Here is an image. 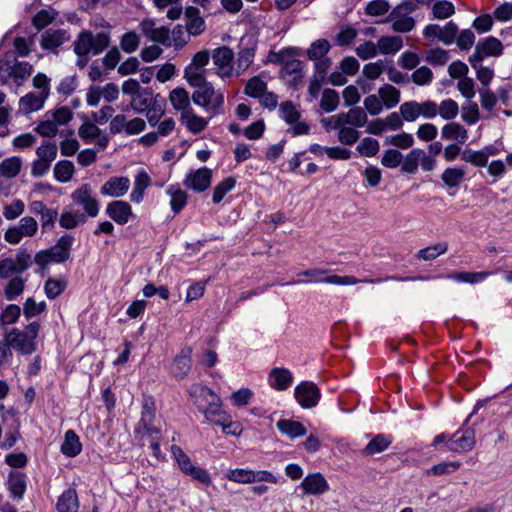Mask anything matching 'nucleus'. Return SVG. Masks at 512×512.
Wrapping results in <instances>:
<instances>
[{
  "instance_id": "052dcab7",
  "label": "nucleus",
  "mask_w": 512,
  "mask_h": 512,
  "mask_svg": "<svg viewBox=\"0 0 512 512\" xmlns=\"http://www.w3.org/2000/svg\"><path fill=\"white\" fill-rule=\"evenodd\" d=\"M79 137L86 143L96 140L101 134L100 128L91 121L86 120L78 129Z\"/></svg>"
},
{
  "instance_id": "ddd939ff",
  "label": "nucleus",
  "mask_w": 512,
  "mask_h": 512,
  "mask_svg": "<svg viewBox=\"0 0 512 512\" xmlns=\"http://www.w3.org/2000/svg\"><path fill=\"white\" fill-rule=\"evenodd\" d=\"M73 202L82 207L89 217H96L100 206L90 184L84 183L71 194Z\"/></svg>"
},
{
  "instance_id": "5fc2aeb1",
  "label": "nucleus",
  "mask_w": 512,
  "mask_h": 512,
  "mask_svg": "<svg viewBox=\"0 0 512 512\" xmlns=\"http://www.w3.org/2000/svg\"><path fill=\"white\" fill-rule=\"evenodd\" d=\"M454 13L455 7L453 3L447 0L436 1L432 6V14L435 19H447L451 17Z\"/></svg>"
},
{
  "instance_id": "864d4df0",
  "label": "nucleus",
  "mask_w": 512,
  "mask_h": 512,
  "mask_svg": "<svg viewBox=\"0 0 512 512\" xmlns=\"http://www.w3.org/2000/svg\"><path fill=\"white\" fill-rule=\"evenodd\" d=\"M25 287V281L21 277H13L4 288V296L8 301L15 300L20 296Z\"/></svg>"
},
{
  "instance_id": "680f3d73",
  "label": "nucleus",
  "mask_w": 512,
  "mask_h": 512,
  "mask_svg": "<svg viewBox=\"0 0 512 512\" xmlns=\"http://www.w3.org/2000/svg\"><path fill=\"white\" fill-rule=\"evenodd\" d=\"M422 154V149L416 148L411 150L405 157L401 170L404 173L414 174L419 166V156Z\"/></svg>"
},
{
  "instance_id": "a211bd4d",
  "label": "nucleus",
  "mask_w": 512,
  "mask_h": 512,
  "mask_svg": "<svg viewBox=\"0 0 512 512\" xmlns=\"http://www.w3.org/2000/svg\"><path fill=\"white\" fill-rule=\"evenodd\" d=\"M105 213L118 225H125L135 217L131 205L123 200H115L108 203Z\"/></svg>"
},
{
  "instance_id": "b1692460",
  "label": "nucleus",
  "mask_w": 512,
  "mask_h": 512,
  "mask_svg": "<svg viewBox=\"0 0 512 512\" xmlns=\"http://www.w3.org/2000/svg\"><path fill=\"white\" fill-rule=\"evenodd\" d=\"M300 487L309 495H321L329 490L328 482L320 473L308 474Z\"/></svg>"
},
{
  "instance_id": "bb28decb",
  "label": "nucleus",
  "mask_w": 512,
  "mask_h": 512,
  "mask_svg": "<svg viewBox=\"0 0 512 512\" xmlns=\"http://www.w3.org/2000/svg\"><path fill=\"white\" fill-rule=\"evenodd\" d=\"M47 97L45 95L29 92L19 99V112L22 114H30L41 110Z\"/></svg>"
},
{
  "instance_id": "e433bc0d",
  "label": "nucleus",
  "mask_w": 512,
  "mask_h": 512,
  "mask_svg": "<svg viewBox=\"0 0 512 512\" xmlns=\"http://www.w3.org/2000/svg\"><path fill=\"white\" fill-rule=\"evenodd\" d=\"M378 95L386 109H392L400 102V91L390 84L381 86L378 89Z\"/></svg>"
},
{
  "instance_id": "dca6fc26",
  "label": "nucleus",
  "mask_w": 512,
  "mask_h": 512,
  "mask_svg": "<svg viewBox=\"0 0 512 512\" xmlns=\"http://www.w3.org/2000/svg\"><path fill=\"white\" fill-rule=\"evenodd\" d=\"M294 396L302 408L309 409L317 405L320 399V390L314 383L305 381L295 387Z\"/></svg>"
},
{
  "instance_id": "0e129e2a",
  "label": "nucleus",
  "mask_w": 512,
  "mask_h": 512,
  "mask_svg": "<svg viewBox=\"0 0 512 512\" xmlns=\"http://www.w3.org/2000/svg\"><path fill=\"white\" fill-rule=\"evenodd\" d=\"M140 44V37L134 31L126 32L120 39V47L126 53L135 52Z\"/></svg>"
},
{
  "instance_id": "cd10ccee",
  "label": "nucleus",
  "mask_w": 512,
  "mask_h": 512,
  "mask_svg": "<svg viewBox=\"0 0 512 512\" xmlns=\"http://www.w3.org/2000/svg\"><path fill=\"white\" fill-rule=\"evenodd\" d=\"M180 122L190 133L196 135L207 128L209 120L197 115L194 109H191L184 115H180Z\"/></svg>"
},
{
  "instance_id": "4c0bfd02",
  "label": "nucleus",
  "mask_w": 512,
  "mask_h": 512,
  "mask_svg": "<svg viewBox=\"0 0 512 512\" xmlns=\"http://www.w3.org/2000/svg\"><path fill=\"white\" fill-rule=\"evenodd\" d=\"M380 54H395L403 47V40L399 36H382L377 41Z\"/></svg>"
},
{
  "instance_id": "412c9836",
  "label": "nucleus",
  "mask_w": 512,
  "mask_h": 512,
  "mask_svg": "<svg viewBox=\"0 0 512 512\" xmlns=\"http://www.w3.org/2000/svg\"><path fill=\"white\" fill-rule=\"evenodd\" d=\"M199 411L204 414L207 421L215 425L225 424V421L230 420V415L222 408V401L219 396L209 401Z\"/></svg>"
},
{
  "instance_id": "8fccbe9b",
  "label": "nucleus",
  "mask_w": 512,
  "mask_h": 512,
  "mask_svg": "<svg viewBox=\"0 0 512 512\" xmlns=\"http://www.w3.org/2000/svg\"><path fill=\"white\" fill-rule=\"evenodd\" d=\"M299 49L294 47H288L281 49L277 52H270L268 59L271 63L275 64H286L288 61L296 59L299 56Z\"/></svg>"
},
{
  "instance_id": "2eb2a0df",
  "label": "nucleus",
  "mask_w": 512,
  "mask_h": 512,
  "mask_svg": "<svg viewBox=\"0 0 512 512\" xmlns=\"http://www.w3.org/2000/svg\"><path fill=\"white\" fill-rule=\"evenodd\" d=\"M38 231V223L31 216L23 217L17 225L8 228L4 238L10 244H18L24 237H33Z\"/></svg>"
},
{
  "instance_id": "c756f323",
  "label": "nucleus",
  "mask_w": 512,
  "mask_h": 512,
  "mask_svg": "<svg viewBox=\"0 0 512 512\" xmlns=\"http://www.w3.org/2000/svg\"><path fill=\"white\" fill-rule=\"evenodd\" d=\"M151 185V178L145 170H140L135 176L130 200L133 203H141L144 200L145 191Z\"/></svg>"
},
{
  "instance_id": "de8ad7c7",
  "label": "nucleus",
  "mask_w": 512,
  "mask_h": 512,
  "mask_svg": "<svg viewBox=\"0 0 512 512\" xmlns=\"http://www.w3.org/2000/svg\"><path fill=\"white\" fill-rule=\"evenodd\" d=\"M236 185V179L234 177H227L219 182L213 190L212 200L215 204L220 203L223 198L231 192Z\"/></svg>"
},
{
  "instance_id": "393cba45",
  "label": "nucleus",
  "mask_w": 512,
  "mask_h": 512,
  "mask_svg": "<svg viewBox=\"0 0 512 512\" xmlns=\"http://www.w3.org/2000/svg\"><path fill=\"white\" fill-rule=\"evenodd\" d=\"M293 382V375L286 368H273L268 375V384L277 391L287 390Z\"/></svg>"
},
{
  "instance_id": "6ab92c4d",
  "label": "nucleus",
  "mask_w": 512,
  "mask_h": 512,
  "mask_svg": "<svg viewBox=\"0 0 512 512\" xmlns=\"http://www.w3.org/2000/svg\"><path fill=\"white\" fill-rule=\"evenodd\" d=\"M130 179L126 176H113L105 181L100 192L103 196L120 198L126 195L130 188Z\"/></svg>"
},
{
  "instance_id": "39448f33",
  "label": "nucleus",
  "mask_w": 512,
  "mask_h": 512,
  "mask_svg": "<svg viewBox=\"0 0 512 512\" xmlns=\"http://www.w3.org/2000/svg\"><path fill=\"white\" fill-rule=\"evenodd\" d=\"M109 43L108 33L101 32L93 35L90 31H83L74 43V52L78 56H87L89 53L98 55L109 46Z\"/></svg>"
},
{
  "instance_id": "a878e982",
  "label": "nucleus",
  "mask_w": 512,
  "mask_h": 512,
  "mask_svg": "<svg viewBox=\"0 0 512 512\" xmlns=\"http://www.w3.org/2000/svg\"><path fill=\"white\" fill-rule=\"evenodd\" d=\"M169 102L173 109L176 112H179L180 115H184L193 107L191 106V101L188 92L186 89L182 87H177L170 91L169 93Z\"/></svg>"
},
{
  "instance_id": "37998d69",
  "label": "nucleus",
  "mask_w": 512,
  "mask_h": 512,
  "mask_svg": "<svg viewBox=\"0 0 512 512\" xmlns=\"http://www.w3.org/2000/svg\"><path fill=\"white\" fill-rule=\"evenodd\" d=\"M54 177L60 183L69 182L75 173V167L71 161L61 160L54 166Z\"/></svg>"
},
{
  "instance_id": "473e14b6",
  "label": "nucleus",
  "mask_w": 512,
  "mask_h": 512,
  "mask_svg": "<svg viewBox=\"0 0 512 512\" xmlns=\"http://www.w3.org/2000/svg\"><path fill=\"white\" fill-rule=\"evenodd\" d=\"M441 137L444 140L464 144L468 139V131L461 124L457 122H450L442 127Z\"/></svg>"
},
{
  "instance_id": "9b49d317",
  "label": "nucleus",
  "mask_w": 512,
  "mask_h": 512,
  "mask_svg": "<svg viewBox=\"0 0 512 512\" xmlns=\"http://www.w3.org/2000/svg\"><path fill=\"white\" fill-rule=\"evenodd\" d=\"M226 477L228 480L240 484L256 482L277 484L281 482L279 477L266 470L254 471L250 469H232L227 472Z\"/></svg>"
},
{
  "instance_id": "a19ab883",
  "label": "nucleus",
  "mask_w": 512,
  "mask_h": 512,
  "mask_svg": "<svg viewBox=\"0 0 512 512\" xmlns=\"http://www.w3.org/2000/svg\"><path fill=\"white\" fill-rule=\"evenodd\" d=\"M153 101V92L144 88L140 93L134 95L130 100V107L137 113H143L150 108Z\"/></svg>"
},
{
  "instance_id": "e2e57ef3",
  "label": "nucleus",
  "mask_w": 512,
  "mask_h": 512,
  "mask_svg": "<svg viewBox=\"0 0 512 512\" xmlns=\"http://www.w3.org/2000/svg\"><path fill=\"white\" fill-rule=\"evenodd\" d=\"M462 120L468 125L476 124L480 119V112L477 103L467 102L462 106Z\"/></svg>"
},
{
  "instance_id": "58836bf2",
  "label": "nucleus",
  "mask_w": 512,
  "mask_h": 512,
  "mask_svg": "<svg viewBox=\"0 0 512 512\" xmlns=\"http://www.w3.org/2000/svg\"><path fill=\"white\" fill-rule=\"evenodd\" d=\"M466 171L461 167H448L441 174V180L449 188L459 187L464 181Z\"/></svg>"
},
{
  "instance_id": "c9c22d12",
  "label": "nucleus",
  "mask_w": 512,
  "mask_h": 512,
  "mask_svg": "<svg viewBox=\"0 0 512 512\" xmlns=\"http://www.w3.org/2000/svg\"><path fill=\"white\" fill-rule=\"evenodd\" d=\"M79 508L78 497L76 491L68 489L64 491L58 499V512H77Z\"/></svg>"
},
{
  "instance_id": "7c9ffc66",
  "label": "nucleus",
  "mask_w": 512,
  "mask_h": 512,
  "mask_svg": "<svg viewBox=\"0 0 512 512\" xmlns=\"http://www.w3.org/2000/svg\"><path fill=\"white\" fill-rule=\"evenodd\" d=\"M70 39L69 33L64 29L47 30L41 36L43 49H55Z\"/></svg>"
},
{
  "instance_id": "603ef678",
  "label": "nucleus",
  "mask_w": 512,
  "mask_h": 512,
  "mask_svg": "<svg viewBox=\"0 0 512 512\" xmlns=\"http://www.w3.org/2000/svg\"><path fill=\"white\" fill-rule=\"evenodd\" d=\"M331 46L326 39L314 41L307 50V56L310 60H320L329 52Z\"/></svg>"
},
{
  "instance_id": "9d476101",
  "label": "nucleus",
  "mask_w": 512,
  "mask_h": 512,
  "mask_svg": "<svg viewBox=\"0 0 512 512\" xmlns=\"http://www.w3.org/2000/svg\"><path fill=\"white\" fill-rule=\"evenodd\" d=\"M191 99L194 104L202 107L207 112L219 109L224 102L223 95L217 93L210 82L196 87Z\"/></svg>"
},
{
  "instance_id": "4be33fe9",
  "label": "nucleus",
  "mask_w": 512,
  "mask_h": 512,
  "mask_svg": "<svg viewBox=\"0 0 512 512\" xmlns=\"http://www.w3.org/2000/svg\"><path fill=\"white\" fill-rule=\"evenodd\" d=\"M139 28L141 33L153 42L161 44H170L169 29L164 26L157 27L152 19H144L140 22Z\"/></svg>"
},
{
  "instance_id": "7ed1b4c3",
  "label": "nucleus",
  "mask_w": 512,
  "mask_h": 512,
  "mask_svg": "<svg viewBox=\"0 0 512 512\" xmlns=\"http://www.w3.org/2000/svg\"><path fill=\"white\" fill-rule=\"evenodd\" d=\"M73 242V236H62L54 246L36 253L34 257L35 264L45 269L51 263H63L67 261L70 257Z\"/></svg>"
},
{
  "instance_id": "ea45409f",
  "label": "nucleus",
  "mask_w": 512,
  "mask_h": 512,
  "mask_svg": "<svg viewBox=\"0 0 512 512\" xmlns=\"http://www.w3.org/2000/svg\"><path fill=\"white\" fill-rule=\"evenodd\" d=\"M167 195L170 197V206L174 213H179L187 203V194L179 185H171L167 188Z\"/></svg>"
},
{
  "instance_id": "49530a36",
  "label": "nucleus",
  "mask_w": 512,
  "mask_h": 512,
  "mask_svg": "<svg viewBox=\"0 0 512 512\" xmlns=\"http://www.w3.org/2000/svg\"><path fill=\"white\" fill-rule=\"evenodd\" d=\"M8 488L12 495L18 499H22L26 491L25 476L22 473H11L8 478Z\"/></svg>"
},
{
  "instance_id": "aec40b11",
  "label": "nucleus",
  "mask_w": 512,
  "mask_h": 512,
  "mask_svg": "<svg viewBox=\"0 0 512 512\" xmlns=\"http://www.w3.org/2000/svg\"><path fill=\"white\" fill-rule=\"evenodd\" d=\"M192 367V348L184 347L175 356L171 365V374L177 379H184Z\"/></svg>"
},
{
  "instance_id": "1a4fd4ad",
  "label": "nucleus",
  "mask_w": 512,
  "mask_h": 512,
  "mask_svg": "<svg viewBox=\"0 0 512 512\" xmlns=\"http://www.w3.org/2000/svg\"><path fill=\"white\" fill-rule=\"evenodd\" d=\"M280 118L289 126V132L295 136L309 133V125L301 119V113L291 101H284L279 106Z\"/></svg>"
},
{
  "instance_id": "f257e3e1",
  "label": "nucleus",
  "mask_w": 512,
  "mask_h": 512,
  "mask_svg": "<svg viewBox=\"0 0 512 512\" xmlns=\"http://www.w3.org/2000/svg\"><path fill=\"white\" fill-rule=\"evenodd\" d=\"M367 113L360 107H354L347 112H341L322 119L321 123L326 130H338V141L351 146L357 142L360 132L357 128L366 125Z\"/></svg>"
},
{
  "instance_id": "338daca9",
  "label": "nucleus",
  "mask_w": 512,
  "mask_h": 512,
  "mask_svg": "<svg viewBox=\"0 0 512 512\" xmlns=\"http://www.w3.org/2000/svg\"><path fill=\"white\" fill-rule=\"evenodd\" d=\"M45 301L36 302L34 298L29 297L26 299L23 306V313L26 318H33L46 310Z\"/></svg>"
},
{
  "instance_id": "f8f14e48",
  "label": "nucleus",
  "mask_w": 512,
  "mask_h": 512,
  "mask_svg": "<svg viewBox=\"0 0 512 512\" xmlns=\"http://www.w3.org/2000/svg\"><path fill=\"white\" fill-rule=\"evenodd\" d=\"M36 159L32 163L31 174L34 177H42L45 175L52 162L57 157V147L53 143H43L36 150Z\"/></svg>"
},
{
  "instance_id": "0eeeda50",
  "label": "nucleus",
  "mask_w": 512,
  "mask_h": 512,
  "mask_svg": "<svg viewBox=\"0 0 512 512\" xmlns=\"http://www.w3.org/2000/svg\"><path fill=\"white\" fill-rule=\"evenodd\" d=\"M416 10V4L413 0H405L394 8L390 15L392 29L395 32L406 33L413 30L415 20L410 16Z\"/></svg>"
},
{
  "instance_id": "4d7b16f0",
  "label": "nucleus",
  "mask_w": 512,
  "mask_h": 512,
  "mask_svg": "<svg viewBox=\"0 0 512 512\" xmlns=\"http://www.w3.org/2000/svg\"><path fill=\"white\" fill-rule=\"evenodd\" d=\"M386 145H392L400 149L411 148L414 144V138L410 133L401 132L396 135L387 136L385 139Z\"/></svg>"
},
{
  "instance_id": "f704fd0d",
  "label": "nucleus",
  "mask_w": 512,
  "mask_h": 512,
  "mask_svg": "<svg viewBox=\"0 0 512 512\" xmlns=\"http://www.w3.org/2000/svg\"><path fill=\"white\" fill-rule=\"evenodd\" d=\"M22 165L21 157H8L0 163V176L7 179L15 178L20 173Z\"/></svg>"
},
{
  "instance_id": "c85d7f7f",
  "label": "nucleus",
  "mask_w": 512,
  "mask_h": 512,
  "mask_svg": "<svg viewBox=\"0 0 512 512\" xmlns=\"http://www.w3.org/2000/svg\"><path fill=\"white\" fill-rule=\"evenodd\" d=\"M276 427L281 434L291 439L302 437L307 432L303 423L288 418H283L277 421Z\"/></svg>"
},
{
  "instance_id": "f3484780",
  "label": "nucleus",
  "mask_w": 512,
  "mask_h": 512,
  "mask_svg": "<svg viewBox=\"0 0 512 512\" xmlns=\"http://www.w3.org/2000/svg\"><path fill=\"white\" fill-rule=\"evenodd\" d=\"M211 180L212 170L207 167H202L187 173L183 184L195 192H203L209 188Z\"/></svg>"
},
{
  "instance_id": "13d9d810",
  "label": "nucleus",
  "mask_w": 512,
  "mask_h": 512,
  "mask_svg": "<svg viewBox=\"0 0 512 512\" xmlns=\"http://www.w3.org/2000/svg\"><path fill=\"white\" fill-rule=\"evenodd\" d=\"M438 115L444 120H453L459 113V106L453 99H444L438 104Z\"/></svg>"
},
{
  "instance_id": "09e8293b",
  "label": "nucleus",
  "mask_w": 512,
  "mask_h": 512,
  "mask_svg": "<svg viewBox=\"0 0 512 512\" xmlns=\"http://www.w3.org/2000/svg\"><path fill=\"white\" fill-rule=\"evenodd\" d=\"M447 250V243L441 242L419 250L416 254V257L424 261H431L436 259L438 256L446 253Z\"/></svg>"
},
{
  "instance_id": "6e6552de",
  "label": "nucleus",
  "mask_w": 512,
  "mask_h": 512,
  "mask_svg": "<svg viewBox=\"0 0 512 512\" xmlns=\"http://www.w3.org/2000/svg\"><path fill=\"white\" fill-rule=\"evenodd\" d=\"M234 57L233 50L228 46H221L213 50L211 58L215 66V73L221 79L237 77Z\"/></svg>"
},
{
  "instance_id": "6e6d98bb",
  "label": "nucleus",
  "mask_w": 512,
  "mask_h": 512,
  "mask_svg": "<svg viewBox=\"0 0 512 512\" xmlns=\"http://www.w3.org/2000/svg\"><path fill=\"white\" fill-rule=\"evenodd\" d=\"M67 286L65 279L49 278L44 285L45 295L48 299H55L58 297Z\"/></svg>"
},
{
  "instance_id": "72a5a7b5",
  "label": "nucleus",
  "mask_w": 512,
  "mask_h": 512,
  "mask_svg": "<svg viewBox=\"0 0 512 512\" xmlns=\"http://www.w3.org/2000/svg\"><path fill=\"white\" fill-rule=\"evenodd\" d=\"M281 76L288 83L297 85L303 78V63L298 59L288 61L281 69Z\"/></svg>"
},
{
  "instance_id": "79ce46f5",
  "label": "nucleus",
  "mask_w": 512,
  "mask_h": 512,
  "mask_svg": "<svg viewBox=\"0 0 512 512\" xmlns=\"http://www.w3.org/2000/svg\"><path fill=\"white\" fill-rule=\"evenodd\" d=\"M255 58V48L246 47L241 48L237 54V59L235 61V71L237 73V77L243 74L253 63Z\"/></svg>"
},
{
  "instance_id": "4468645a",
  "label": "nucleus",
  "mask_w": 512,
  "mask_h": 512,
  "mask_svg": "<svg viewBox=\"0 0 512 512\" xmlns=\"http://www.w3.org/2000/svg\"><path fill=\"white\" fill-rule=\"evenodd\" d=\"M503 45L495 37H487L483 40L478 41L475 46V51L469 57V63L473 68H477L478 64H481L484 58L490 56H499L502 54Z\"/></svg>"
},
{
  "instance_id": "bf43d9fd",
  "label": "nucleus",
  "mask_w": 512,
  "mask_h": 512,
  "mask_svg": "<svg viewBox=\"0 0 512 512\" xmlns=\"http://www.w3.org/2000/svg\"><path fill=\"white\" fill-rule=\"evenodd\" d=\"M339 105V95L333 89H325L322 93L320 107L323 111L329 113L337 109Z\"/></svg>"
},
{
  "instance_id": "423d86ee",
  "label": "nucleus",
  "mask_w": 512,
  "mask_h": 512,
  "mask_svg": "<svg viewBox=\"0 0 512 512\" xmlns=\"http://www.w3.org/2000/svg\"><path fill=\"white\" fill-rule=\"evenodd\" d=\"M438 104L432 100L418 102L406 101L399 107V113L406 122H415L418 118L434 119L438 115Z\"/></svg>"
},
{
  "instance_id": "a18cd8bd",
  "label": "nucleus",
  "mask_w": 512,
  "mask_h": 512,
  "mask_svg": "<svg viewBox=\"0 0 512 512\" xmlns=\"http://www.w3.org/2000/svg\"><path fill=\"white\" fill-rule=\"evenodd\" d=\"M490 273L481 271V272H460L453 275L447 276V278L454 280L458 283H469L476 284L481 283L489 277Z\"/></svg>"
},
{
  "instance_id": "2f4dec72",
  "label": "nucleus",
  "mask_w": 512,
  "mask_h": 512,
  "mask_svg": "<svg viewBox=\"0 0 512 512\" xmlns=\"http://www.w3.org/2000/svg\"><path fill=\"white\" fill-rule=\"evenodd\" d=\"M187 18L186 32L188 35L197 36L205 30V21L200 16V11L193 7H187L185 11Z\"/></svg>"
},
{
  "instance_id": "c03bdc74",
  "label": "nucleus",
  "mask_w": 512,
  "mask_h": 512,
  "mask_svg": "<svg viewBox=\"0 0 512 512\" xmlns=\"http://www.w3.org/2000/svg\"><path fill=\"white\" fill-rule=\"evenodd\" d=\"M153 3L159 10L168 8L167 18L170 20H178L183 13L181 0H153Z\"/></svg>"
},
{
  "instance_id": "69168bd1",
  "label": "nucleus",
  "mask_w": 512,
  "mask_h": 512,
  "mask_svg": "<svg viewBox=\"0 0 512 512\" xmlns=\"http://www.w3.org/2000/svg\"><path fill=\"white\" fill-rule=\"evenodd\" d=\"M424 59L432 65H444L449 60V54L444 49L434 48L424 52Z\"/></svg>"
},
{
  "instance_id": "5701e85b",
  "label": "nucleus",
  "mask_w": 512,
  "mask_h": 512,
  "mask_svg": "<svg viewBox=\"0 0 512 512\" xmlns=\"http://www.w3.org/2000/svg\"><path fill=\"white\" fill-rule=\"evenodd\" d=\"M188 395L198 410L218 396L212 389L202 383L192 384L188 389Z\"/></svg>"
},
{
  "instance_id": "20e7f679",
  "label": "nucleus",
  "mask_w": 512,
  "mask_h": 512,
  "mask_svg": "<svg viewBox=\"0 0 512 512\" xmlns=\"http://www.w3.org/2000/svg\"><path fill=\"white\" fill-rule=\"evenodd\" d=\"M39 324L30 323L24 331L12 329L6 334V348H12L22 354H31L35 351V339L38 336Z\"/></svg>"
},
{
  "instance_id": "3c124183",
  "label": "nucleus",
  "mask_w": 512,
  "mask_h": 512,
  "mask_svg": "<svg viewBox=\"0 0 512 512\" xmlns=\"http://www.w3.org/2000/svg\"><path fill=\"white\" fill-rule=\"evenodd\" d=\"M184 79L193 88L208 83L204 70L189 65L184 69Z\"/></svg>"
},
{
  "instance_id": "f03ea898",
  "label": "nucleus",
  "mask_w": 512,
  "mask_h": 512,
  "mask_svg": "<svg viewBox=\"0 0 512 512\" xmlns=\"http://www.w3.org/2000/svg\"><path fill=\"white\" fill-rule=\"evenodd\" d=\"M135 439L140 446L148 448H159L161 445H167L161 430L156 423V407L152 397H144L142 401L141 418L135 427Z\"/></svg>"
},
{
  "instance_id": "774afa93",
  "label": "nucleus",
  "mask_w": 512,
  "mask_h": 512,
  "mask_svg": "<svg viewBox=\"0 0 512 512\" xmlns=\"http://www.w3.org/2000/svg\"><path fill=\"white\" fill-rule=\"evenodd\" d=\"M266 90H267V84L259 77L251 78L245 86V94L250 97L257 98V99Z\"/></svg>"
}]
</instances>
